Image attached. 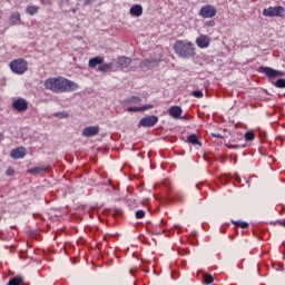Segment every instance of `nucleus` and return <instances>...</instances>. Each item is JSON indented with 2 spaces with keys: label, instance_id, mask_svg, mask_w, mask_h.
<instances>
[{
  "label": "nucleus",
  "instance_id": "ddd939ff",
  "mask_svg": "<svg viewBox=\"0 0 285 285\" xmlns=\"http://www.w3.org/2000/svg\"><path fill=\"white\" fill-rule=\"evenodd\" d=\"M10 26H21V13L18 11L11 13L9 18Z\"/></svg>",
  "mask_w": 285,
  "mask_h": 285
},
{
  "label": "nucleus",
  "instance_id": "72a5a7b5",
  "mask_svg": "<svg viewBox=\"0 0 285 285\" xmlns=\"http://www.w3.org/2000/svg\"><path fill=\"white\" fill-rule=\"evenodd\" d=\"M150 108H154V106L153 105H145V106L140 107V111L141 110H149Z\"/></svg>",
  "mask_w": 285,
  "mask_h": 285
},
{
  "label": "nucleus",
  "instance_id": "20e7f679",
  "mask_svg": "<svg viewBox=\"0 0 285 285\" xmlns=\"http://www.w3.org/2000/svg\"><path fill=\"white\" fill-rule=\"evenodd\" d=\"M161 63V59L157 58H147L140 62L141 70H153V68H157Z\"/></svg>",
  "mask_w": 285,
  "mask_h": 285
},
{
  "label": "nucleus",
  "instance_id": "aec40b11",
  "mask_svg": "<svg viewBox=\"0 0 285 285\" xmlns=\"http://www.w3.org/2000/svg\"><path fill=\"white\" fill-rule=\"evenodd\" d=\"M23 284V276H16L10 278L8 285H21Z\"/></svg>",
  "mask_w": 285,
  "mask_h": 285
},
{
  "label": "nucleus",
  "instance_id": "0eeeda50",
  "mask_svg": "<svg viewBox=\"0 0 285 285\" xmlns=\"http://www.w3.org/2000/svg\"><path fill=\"white\" fill-rule=\"evenodd\" d=\"M282 12H285L284 7H269L263 10L264 17H282Z\"/></svg>",
  "mask_w": 285,
  "mask_h": 285
},
{
  "label": "nucleus",
  "instance_id": "f3484780",
  "mask_svg": "<svg viewBox=\"0 0 285 285\" xmlns=\"http://www.w3.org/2000/svg\"><path fill=\"white\" fill-rule=\"evenodd\" d=\"M99 63H104V57H101V56H97L95 58H91L89 60L88 66H89V68H97V66H99Z\"/></svg>",
  "mask_w": 285,
  "mask_h": 285
},
{
  "label": "nucleus",
  "instance_id": "f8f14e48",
  "mask_svg": "<svg viewBox=\"0 0 285 285\" xmlns=\"http://www.w3.org/2000/svg\"><path fill=\"white\" fill-rule=\"evenodd\" d=\"M95 135H99V128L97 126L87 127L82 130L83 137H95Z\"/></svg>",
  "mask_w": 285,
  "mask_h": 285
},
{
  "label": "nucleus",
  "instance_id": "f257e3e1",
  "mask_svg": "<svg viewBox=\"0 0 285 285\" xmlns=\"http://www.w3.org/2000/svg\"><path fill=\"white\" fill-rule=\"evenodd\" d=\"M45 88L51 92H75L79 89V85L72 80L65 78H49L45 81Z\"/></svg>",
  "mask_w": 285,
  "mask_h": 285
},
{
  "label": "nucleus",
  "instance_id": "f704fd0d",
  "mask_svg": "<svg viewBox=\"0 0 285 285\" xmlns=\"http://www.w3.org/2000/svg\"><path fill=\"white\" fill-rule=\"evenodd\" d=\"M27 235H29V237H36L37 232H27Z\"/></svg>",
  "mask_w": 285,
  "mask_h": 285
},
{
  "label": "nucleus",
  "instance_id": "f03ea898",
  "mask_svg": "<svg viewBox=\"0 0 285 285\" xmlns=\"http://www.w3.org/2000/svg\"><path fill=\"white\" fill-rule=\"evenodd\" d=\"M174 50L180 59H193L195 57V45L188 40H177Z\"/></svg>",
  "mask_w": 285,
  "mask_h": 285
},
{
  "label": "nucleus",
  "instance_id": "2eb2a0df",
  "mask_svg": "<svg viewBox=\"0 0 285 285\" xmlns=\"http://www.w3.org/2000/svg\"><path fill=\"white\" fill-rule=\"evenodd\" d=\"M181 107L179 106H173L169 108V115L170 117H174V119H181Z\"/></svg>",
  "mask_w": 285,
  "mask_h": 285
},
{
  "label": "nucleus",
  "instance_id": "7ed1b4c3",
  "mask_svg": "<svg viewBox=\"0 0 285 285\" xmlns=\"http://www.w3.org/2000/svg\"><path fill=\"white\" fill-rule=\"evenodd\" d=\"M10 69L16 75H23L28 70V61L22 58L16 59L10 62Z\"/></svg>",
  "mask_w": 285,
  "mask_h": 285
},
{
  "label": "nucleus",
  "instance_id": "4c0bfd02",
  "mask_svg": "<svg viewBox=\"0 0 285 285\" xmlns=\"http://www.w3.org/2000/svg\"><path fill=\"white\" fill-rule=\"evenodd\" d=\"M227 146V148H239V145H226Z\"/></svg>",
  "mask_w": 285,
  "mask_h": 285
},
{
  "label": "nucleus",
  "instance_id": "9d476101",
  "mask_svg": "<svg viewBox=\"0 0 285 285\" xmlns=\"http://www.w3.org/2000/svg\"><path fill=\"white\" fill-rule=\"evenodd\" d=\"M210 37L206 35H200L196 38V45L198 46V48H208V46H210Z\"/></svg>",
  "mask_w": 285,
  "mask_h": 285
},
{
  "label": "nucleus",
  "instance_id": "393cba45",
  "mask_svg": "<svg viewBox=\"0 0 285 285\" xmlns=\"http://www.w3.org/2000/svg\"><path fill=\"white\" fill-rule=\"evenodd\" d=\"M245 139H246L247 141H253V139H255V134H253V131H247V132L245 134Z\"/></svg>",
  "mask_w": 285,
  "mask_h": 285
},
{
  "label": "nucleus",
  "instance_id": "58836bf2",
  "mask_svg": "<svg viewBox=\"0 0 285 285\" xmlns=\"http://www.w3.org/2000/svg\"><path fill=\"white\" fill-rule=\"evenodd\" d=\"M72 12H77V10H76V9H73V10H72Z\"/></svg>",
  "mask_w": 285,
  "mask_h": 285
},
{
  "label": "nucleus",
  "instance_id": "39448f33",
  "mask_svg": "<svg viewBox=\"0 0 285 285\" xmlns=\"http://www.w3.org/2000/svg\"><path fill=\"white\" fill-rule=\"evenodd\" d=\"M258 71L266 75L269 79H276V77H284L285 75L284 71L275 70L271 67H259Z\"/></svg>",
  "mask_w": 285,
  "mask_h": 285
},
{
  "label": "nucleus",
  "instance_id": "cd10ccee",
  "mask_svg": "<svg viewBox=\"0 0 285 285\" xmlns=\"http://www.w3.org/2000/svg\"><path fill=\"white\" fill-rule=\"evenodd\" d=\"M55 117H58L59 119H68L69 115L68 112H56Z\"/></svg>",
  "mask_w": 285,
  "mask_h": 285
},
{
  "label": "nucleus",
  "instance_id": "e433bc0d",
  "mask_svg": "<svg viewBox=\"0 0 285 285\" xmlns=\"http://www.w3.org/2000/svg\"><path fill=\"white\" fill-rule=\"evenodd\" d=\"M276 224H278V226H284L285 227V220H277Z\"/></svg>",
  "mask_w": 285,
  "mask_h": 285
},
{
  "label": "nucleus",
  "instance_id": "c9c22d12",
  "mask_svg": "<svg viewBox=\"0 0 285 285\" xmlns=\"http://www.w3.org/2000/svg\"><path fill=\"white\" fill-rule=\"evenodd\" d=\"M212 137H216V139H222V134H212Z\"/></svg>",
  "mask_w": 285,
  "mask_h": 285
},
{
  "label": "nucleus",
  "instance_id": "c85d7f7f",
  "mask_svg": "<svg viewBox=\"0 0 285 285\" xmlns=\"http://www.w3.org/2000/svg\"><path fill=\"white\" fill-rule=\"evenodd\" d=\"M276 88H285V79H278L275 82Z\"/></svg>",
  "mask_w": 285,
  "mask_h": 285
},
{
  "label": "nucleus",
  "instance_id": "dca6fc26",
  "mask_svg": "<svg viewBox=\"0 0 285 285\" xmlns=\"http://www.w3.org/2000/svg\"><path fill=\"white\" fill-rule=\"evenodd\" d=\"M117 63L120 68H128L132 63V59L129 57H118Z\"/></svg>",
  "mask_w": 285,
  "mask_h": 285
},
{
  "label": "nucleus",
  "instance_id": "6ab92c4d",
  "mask_svg": "<svg viewBox=\"0 0 285 285\" xmlns=\"http://www.w3.org/2000/svg\"><path fill=\"white\" fill-rule=\"evenodd\" d=\"M188 144H193V146H202V141L197 138L196 134H191L187 137Z\"/></svg>",
  "mask_w": 285,
  "mask_h": 285
},
{
  "label": "nucleus",
  "instance_id": "473e14b6",
  "mask_svg": "<svg viewBox=\"0 0 285 285\" xmlns=\"http://www.w3.org/2000/svg\"><path fill=\"white\" fill-rule=\"evenodd\" d=\"M205 26H207V28H215V21L214 20H209L205 23Z\"/></svg>",
  "mask_w": 285,
  "mask_h": 285
},
{
  "label": "nucleus",
  "instance_id": "a878e982",
  "mask_svg": "<svg viewBox=\"0 0 285 285\" xmlns=\"http://www.w3.org/2000/svg\"><path fill=\"white\" fill-rule=\"evenodd\" d=\"M146 217V212L139 209L136 212V219H144Z\"/></svg>",
  "mask_w": 285,
  "mask_h": 285
},
{
  "label": "nucleus",
  "instance_id": "4468645a",
  "mask_svg": "<svg viewBox=\"0 0 285 285\" xmlns=\"http://www.w3.org/2000/svg\"><path fill=\"white\" fill-rule=\"evenodd\" d=\"M129 13L131 17H141L144 14V7L141 4H135L130 8Z\"/></svg>",
  "mask_w": 285,
  "mask_h": 285
},
{
  "label": "nucleus",
  "instance_id": "1a4fd4ad",
  "mask_svg": "<svg viewBox=\"0 0 285 285\" xmlns=\"http://www.w3.org/2000/svg\"><path fill=\"white\" fill-rule=\"evenodd\" d=\"M12 108L18 112H26V110H28V101L23 98H19L12 102Z\"/></svg>",
  "mask_w": 285,
  "mask_h": 285
},
{
  "label": "nucleus",
  "instance_id": "412c9836",
  "mask_svg": "<svg viewBox=\"0 0 285 285\" xmlns=\"http://www.w3.org/2000/svg\"><path fill=\"white\" fill-rule=\"evenodd\" d=\"M98 70L100 72H108V70H112V62L104 63V65L99 66Z\"/></svg>",
  "mask_w": 285,
  "mask_h": 285
},
{
  "label": "nucleus",
  "instance_id": "c756f323",
  "mask_svg": "<svg viewBox=\"0 0 285 285\" xmlns=\"http://www.w3.org/2000/svg\"><path fill=\"white\" fill-rule=\"evenodd\" d=\"M130 101H131V104H140L141 99L139 97H137V96H132L130 98Z\"/></svg>",
  "mask_w": 285,
  "mask_h": 285
},
{
  "label": "nucleus",
  "instance_id": "9b49d317",
  "mask_svg": "<svg viewBox=\"0 0 285 285\" xmlns=\"http://www.w3.org/2000/svg\"><path fill=\"white\" fill-rule=\"evenodd\" d=\"M10 157L12 159H23L26 157V148L24 147H17L10 151Z\"/></svg>",
  "mask_w": 285,
  "mask_h": 285
},
{
  "label": "nucleus",
  "instance_id": "2f4dec72",
  "mask_svg": "<svg viewBox=\"0 0 285 285\" xmlns=\"http://www.w3.org/2000/svg\"><path fill=\"white\" fill-rule=\"evenodd\" d=\"M7 175H8V177H12V175H14V168L9 167V168L7 169Z\"/></svg>",
  "mask_w": 285,
  "mask_h": 285
},
{
  "label": "nucleus",
  "instance_id": "6e6552de",
  "mask_svg": "<svg viewBox=\"0 0 285 285\" xmlns=\"http://www.w3.org/2000/svg\"><path fill=\"white\" fill-rule=\"evenodd\" d=\"M157 121H159L157 116H147L140 119L139 125L142 126V128H153Z\"/></svg>",
  "mask_w": 285,
  "mask_h": 285
},
{
  "label": "nucleus",
  "instance_id": "a211bd4d",
  "mask_svg": "<svg viewBox=\"0 0 285 285\" xmlns=\"http://www.w3.org/2000/svg\"><path fill=\"white\" fill-rule=\"evenodd\" d=\"M47 170L48 168L46 166H40L28 169L27 173H29L30 175H41V173H46Z\"/></svg>",
  "mask_w": 285,
  "mask_h": 285
},
{
  "label": "nucleus",
  "instance_id": "7c9ffc66",
  "mask_svg": "<svg viewBox=\"0 0 285 285\" xmlns=\"http://www.w3.org/2000/svg\"><path fill=\"white\" fill-rule=\"evenodd\" d=\"M128 111L129 112H140L141 109H140V107H130V108H128Z\"/></svg>",
  "mask_w": 285,
  "mask_h": 285
},
{
  "label": "nucleus",
  "instance_id": "bb28decb",
  "mask_svg": "<svg viewBox=\"0 0 285 285\" xmlns=\"http://www.w3.org/2000/svg\"><path fill=\"white\" fill-rule=\"evenodd\" d=\"M191 95L193 97H196V99H202V97H204V92H202V90H195Z\"/></svg>",
  "mask_w": 285,
  "mask_h": 285
},
{
  "label": "nucleus",
  "instance_id": "b1692460",
  "mask_svg": "<svg viewBox=\"0 0 285 285\" xmlns=\"http://www.w3.org/2000/svg\"><path fill=\"white\" fill-rule=\"evenodd\" d=\"M235 226H237L238 228H248V223L246 222H242V220H236V222H232Z\"/></svg>",
  "mask_w": 285,
  "mask_h": 285
},
{
  "label": "nucleus",
  "instance_id": "423d86ee",
  "mask_svg": "<svg viewBox=\"0 0 285 285\" xmlns=\"http://www.w3.org/2000/svg\"><path fill=\"white\" fill-rule=\"evenodd\" d=\"M217 14V9L210 4H206L202 7L199 11V16L203 17V19H213Z\"/></svg>",
  "mask_w": 285,
  "mask_h": 285
},
{
  "label": "nucleus",
  "instance_id": "5701e85b",
  "mask_svg": "<svg viewBox=\"0 0 285 285\" xmlns=\"http://www.w3.org/2000/svg\"><path fill=\"white\" fill-rule=\"evenodd\" d=\"M39 12V7L36 6H29L27 7V14H37Z\"/></svg>",
  "mask_w": 285,
  "mask_h": 285
},
{
  "label": "nucleus",
  "instance_id": "4be33fe9",
  "mask_svg": "<svg viewBox=\"0 0 285 285\" xmlns=\"http://www.w3.org/2000/svg\"><path fill=\"white\" fill-rule=\"evenodd\" d=\"M203 277H204L205 284H213V282H215V278L213 277V275L208 273H204Z\"/></svg>",
  "mask_w": 285,
  "mask_h": 285
}]
</instances>
